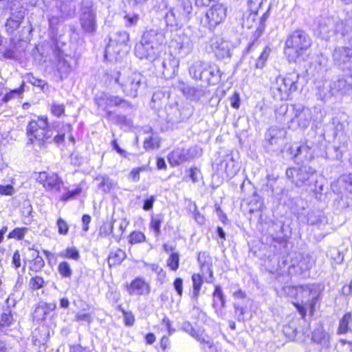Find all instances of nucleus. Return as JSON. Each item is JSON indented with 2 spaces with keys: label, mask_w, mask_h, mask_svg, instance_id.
<instances>
[{
  "label": "nucleus",
  "mask_w": 352,
  "mask_h": 352,
  "mask_svg": "<svg viewBox=\"0 0 352 352\" xmlns=\"http://www.w3.org/2000/svg\"><path fill=\"white\" fill-rule=\"evenodd\" d=\"M72 131V126L60 122H54L50 126L46 116L38 117L29 122L26 127L28 144L44 147L47 144L63 143L66 133Z\"/></svg>",
  "instance_id": "obj_1"
},
{
  "label": "nucleus",
  "mask_w": 352,
  "mask_h": 352,
  "mask_svg": "<svg viewBox=\"0 0 352 352\" xmlns=\"http://www.w3.org/2000/svg\"><path fill=\"white\" fill-rule=\"evenodd\" d=\"M276 118L286 122L292 130L298 128L305 129L310 124L312 113L307 107L292 106L289 109L287 105H282L276 111Z\"/></svg>",
  "instance_id": "obj_2"
},
{
  "label": "nucleus",
  "mask_w": 352,
  "mask_h": 352,
  "mask_svg": "<svg viewBox=\"0 0 352 352\" xmlns=\"http://www.w3.org/2000/svg\"><path fill=\"white\" fill-rule=\"evenodd\" d=\"M188 72L192 78L199 80L208 85H216L221 80L222 72L214 63L195 61L190 66Z\"/></svg>",
  "instance_id": "obj_3"
},
{
  "label": "nucleus",
  "mask_w": 352,
  "mask_h": 352,
  "mask_svg": "<svg viewBox=\"0 0 352 352\" xmlns=\"http://www.w3.org/2000/svg\"><path fill=\"white\" fill-rule=\"evenodd\" d=\"M310 36L302 30L294 31L285 41V54L291 60L303 55L311 46Z\"/></svg>",
  "instance_id": "obj_4"
},
{
  "label": "nucleus",
  "mask_w": 352,
  "mask_h": 352,
  "mask_svg": "<svg viewBox=\"0 0 352 352\" xmlns=\"http://www.w3.org/2000/svg\"><path fill=\"white\" fill-rule=\"evenodd\" d=\"M143 75L137 72H118L115 77V82L120 86L126 96L135 98L144 82Z\"/></svg>",
  "instance_id": "obj_5"
},
{
  "label": "nucleus",
  "mask_w": 352,
  "mask_h": 352,
  "mask_svg": "<svg viewBox=\"0 0 352 352\" xmlns=\"http://www.w3.org/2000/svg\"><path fill=\"white\" fill-rule=\"evenodd\" d=\"M298 78L299 75L295 72L277 77L272 86L274 97L280 100H287L297 90Z\"/></svg>",
  "instance_id": "obj_6"
},
{
  "label": "nucleus",
  "mask_w": 352,
  "mask_h": 352,
  "mask_svg": "<svg viewBox=\"0 0 352 352\" xmlns=\"http://www.w3.org/2000/svg\"><path fill=\"white\" fill-rule=\"evenodd\" d=\"M315 151L314 144L307 140L302 143L294 142L286 145L283 152L289 159L300 164L311 161L314 158Z\"/></svg>",
  "instance_id": "obj_7"
},
{
  "label": "nucleus",
  "mask_w": 352,
  "mask_h": 352,
  "mask_svg": "<svg viewBox=\"0 0 352 352\" xmlns=\"http://www.w3.org/2000/svg\"><path fill=\"white\" fill-rule=\"evenodd\" d=\"M96 12L91 0H82L80 6V23L83 31L94 34L96 30Z\"/></svg>",
  "instance_id": "obj_8"
},
{
  "label": "nucleus",
  "mask_w": 352,
  "mask_h": 352,
  "mask_svg": "<svg viewBox=\"0 0 352 352\" xmlns=\"http://www.w3.org/2000/svg\"><path fill=\"white\" fill-rule=\"evenodd\" d=\"M302 297L305 300H302L301 303H294V306L300 314L301 317L304 318L306 316L307 310L309 311L310 314H313L315 311V305L318 300V294L316 291H314L310 285H305L301 287Z\"/></svg>",
  "instance_id": "obj_9"
},
{
  "label": "nucleus",
  "mask_w": 352,
  "mask_h": 352,
  "mask_svg": "<svg viewBox=\"0 0 352 352\" xmlns=\"http://www.w3.org/2000/svg\"><path fill=\"white\" fill-rule=\"evenodd\" d=\"M170 47L173 53L180 58H186L190 54L194 48V43L188 36L176 34L170 43Z\"/></svg>",
  "instance_id": "obj_10"
},
{
  "label": "nucleus",
  "mask_w": 352,
  "mask_h": 352,
  "mask_svg": "<svg viewBox=\"0 0 352 352\" xmlns=\"http://www.w3.org/2000/svg\"><path fill=\"white\" fill-rule=\"evenodd\" d=\"M335 19L328 16L317 17L314 23L315 35L325 41L334 36Z\"/></svg>",
  "instance_id": "obj_11"
},
{
  "label": "nucleus",
  "mask_w": 352,
  "mask_h": 352,
  "mask_svg": "<svg viewBox=\"0 0 352 352\" xmlns=\"http://www.w3.org/2000/svg\"><path fill=\"white\" fill-rule=\"evenodd\" d=\"M315 172V170L309 166H302L298 168H287L286 175L296 186L300 187L303 185H309V180Z\"/></svg>",
  "instance_id": "obj_12"
},
{
  "label": "nucleus",
  "mask_w": 352,
  "mask_h": 352,
  "mask_svg": "<svg viewBox=\"0 0 352 352\" xmlns=\"http://www.w3.org/2000/svg\"><path fill=\"white\" fill-rule=\"evenodd\" d=\"M333 192L340 195L342 200L346 197L347 205H352V173L341 175L331 185Z\"/></svg>",
  "instance_id": "obj_13"
},
{
  "label": "nucleus",
  "mask_w": 352,
  "mask_h": 352,
  "mask_svg": "<svg viewBox=\"0 0 352 352\" xmlns=\"http://www.w3.org/2000/svg\"><path fill=\"white\" fill-rule=\"evenodd\" d=\"M226 16V8L222 4L212 6L201 19L202 24L209 29L215 28L220 24Z\"/></svg>",
  "instance_id": "obj_14"
},
{
  "label": "nucleus",
  "mask_w": 352,
  "mask_h": 352,
  "mask_svg": "<svg viewBox=\"0 0 352 352\" xmlns=\"http://www.w3.org/2000/svg\"><path fill=\"white\" fill-rule=\"evenodd\" d=\"M202 155V150L197 146H193L188 148H176L170 154V162L175 165H179Z\"/></svg>",
  "instance_id": "obj_15"
},
{
  "label": "nucleus",
  "mask_w": 352,
  "mask_h": 352,
  "mask_svg": "<svg viewBox=\"0 0 352 352\" xmlns=\"http://www.w3.org/2000/svg\"><path fill=\"white\" fill-rule=\"evenodd\" d=\"M94 102L98 108L106 111L107 108L114 106L130 107V103L117 96H112L107 93L102 92L94 98Z\"/></svg>",
  "instance_id": "obj_16"
},
{
  "label": "nucleus",
  "mask_w": 352,
  "mask_h": 352,
  "mask_svg": "<svg viewBox=\"0 0 352 352\" xmlns=\"http://www.w3.org/2000/svg\"><path fill=\"white\" fill-rule=\"evenodd\" d=\"M331 335L322 326L316 327L312 332L311 340L320 345V352H338L331 345Z\"/></svg>",
  "instance_id": "obj_17"
},
{
  "label": "nucleus",
  "mask_w": 352,
  "mask_h": 352,
  "mask_svg": "<svg viewBox=\"0 0 352 352\" xmlns=\"http://www.w3.org/2000/svg\"><path fill=\"white\" fill-rule=\"evenodd\" d=\"M141 38L145 43L148 42L159 50L160 47L166 43L165 32L160 28H146Z\"/></svg>",
  "instance_id": "obj_18"
},
{
  "label": "nucleus",
  "mask_w": 352,
  "mask_h": 352,
  "mask_svg": "<svg viewBox=\"0 0 352 352\" xmlns=\"http://www.w3.org/2000/svg\"><path fill=\"white\" fill-rule=\"evenodd\" d=\"M186 11L181 14L177 9L170 7L166 11L164 19L168 28L176 30L186 23Z\"/></svg>",
  "instance_id": "obj_19"
},
{
  "label": "nucleus",
  "mask_w": 352,
  "mask_h": 352,
  "mask_svg": "<svg viewBox=\"0 0 352 352\" xmlns=\"http://www.w3.org/2000/svg\"><path fill=\"white\" fill-rule=\"evenodd\" d=\"M134 53L140 59L153 60L158 56L159 50L148 42L145 43L141 38L135 45Z\"/></svg>",
  "instance_id": "obj_20"
},
{
  "label": "nucleus",
  "mask_w": 352,
  "mask_h": 352,
  "mask_svg": "<svg viewBox=\"0 0 352 352\" xmlns=\"http://www.w3.org/2000/svg\"><path fill=\"white\" fill-rule=\"evenodd\" d=\"M129 41V34L125 30H119L113 34L109 38V43L106 47L105 53L112 50L115 53H119L122 46H126Z\"/></svg>",
  "instance_id": "obj_21"
},
{
  "label": "nucleus",
  "mask_w": 352,
  "mask_h": 352,
  "mask_svg": "<svg viewBox=\"0 0 352 352\" xmlns=\"http://www.w3.org/2000/svg\"><path fill=\"white\" fill-rule=\"evenodd\" d=\"M126 289L131 296H148L151 293L150 284L142 277H136Z\"/></svg>",
  "instance_id": "obj_22"
},
{
  "label": "nucleus",
  "mask_w": 352,
  "mask_h": 352,
  "mask_svg": "<svg viewBox=\"0 0 352 352\" xmlns=\"http://www.w3.org/2000/svg\"><path fill=\"white\" fill-rule=\"evenodd\" d=\"M333 58L340 67L349 69L352 65V47H336L333 51Z\"/></svg>",
  "instance_id": "obj_23"
},
{
  "label": "nucleus",
  "mask_w": 352,
  "mask_h": 352,
  "mask_svg": "<svg viewBox=\"0 0 352 352\" xmlns=\"http://www.w3.org/2000/svg\"><path fill=\"white\" fill-rule=\"evenodd\" d=\"M219 168L225 173L227 177L232 178L237 174L240 167L232 153H228L223 157V160L219 165Z\"/></svg>",
  "instance_id": "obj_24"
},
{
  "label": "nucleus",
  "mask_w": 352,
  "mask_h": 352,
  "mask_svg": "<svg viewBox=\"0 0 352 352\" xmlns=\"http://www.w3.org/2000/svg\"><path fill=\"white\" fill-rule=\"evenodd\" d=\"M210 47L219 59H223L229 57V44L219 36H214L210 40Z\"/></svg>",
  "instance_id": "obj_25"
},
{
  "label": "nucleus",
  "mask_w": 352,
  "mask_h": 352,
  "mask_svg": "<svg viewBox=\"0 0 352 352\" xmlns=\"http://www.w3.org/2000/svg\"><path fill=\"white\" fill-rule=\"evenodd\" d=\"M54 54L57 60L56 68L60 77H67L72 71V66L67 59V56H65L63 52L58 47L54 50Z\"/></svg>",
  "instance_id": "obj_26"
},
{
  "label": "nucleus",
  "mask_w": 352,
  "mask_h": 352,
  "mask_svg": "<svg viewBox=\"0 0 352 352\" xmlns=\"http://www.w3.org/2000/svg\"><path fill=\"white\" fill-rule=\"evenodd\" d=\"M179 89L186 98L192 101H199L206 94V90L202 87H192L184 83L182 84Z\"/></svg>",
  "instance_id": "obj_27"
},
{
  "label": "nucleus",
  "mask_w": 352,
  "mask_h": 352,
  "mask_svg": "<svg viewBox=\"0 0 352 352\" xmlns=\"http://www.w3.org/2000/svg\"><path fill=\"white\" fill-rule=\"evenodd\" d=\"M179 60L169 54L162 62V74L166 78H172L177 71Z\"/></svg>",
  "instance_id": "obj_28"
},
{
  "label": "nucleus",
  "mask_w": 352,
  "mask_h": 352,
  "mask_svg": "<svg viewBox=\"0 0 352 352\" xmlns=\"http://www.w3.org/2000/svg\"><path fill=\"white\" fill-rule=\"evenodd\" d=\"M351 87V82H349L346 76H339L331 80L329 84V89L331 95L338 93L343 94Z\"/></svg>",
  "instance_id": "obj_29"
},
{
  "label": "nucleus",
  "mask_w": 352,
  "mask_h": 352,
  "mask_svg": "<svg viewBox=\"0 0 352 352\" xmlns=\"http://www.w3.org/2000/svg\"><path fill=\"white\" fill-rule=\"evenodd\" d=\"M285 132L277 127H270L265 135V140L271 146H279Z\"/></svg>",
  "instance_id": "obj_30"
},
{
  "label": "nucleus",
  "mask_w": 352,
  "mask_h": 352,
  "mask_svg": "<svg viewBox=\"0 0 352 352\" xmlns=\"http://www.w3.org/2000/svg\"><path fill=\"white\" fill-rule=\"evenodd\" d=\"M334 36L344 38L352 32V18L351 19L340 21L335 19Z\"/></svg>",
  "instance_id": "obj_31"
},
{
  "label": "nucleus",
  "mask_w": 352,
  "mask_h": 352,
  "mask_svg": "<svg viewBox=\"0 0 352 352\" xmlns=\"http://www.w3.org/2000/svg\"><path fill=\"white\" fill-rule=\"evenodd\" d=\"M226 297L220 285H215L212 294V307L216 313L219 314L226 307Z\"/></svg>",
  "instance_id": "obj_32"
},
{
  "label": "nucleus",
  "mask_w": 352,
  "mask_h": 352,
  "mask_svg": "<svg viewBox=\"0 0 352 352\" xmlns=\"http://www.w3.org/2000/svg\"><path fill=\"white\" fill-rule=\"evenodd\" d=\"M181 329L190 335L192 338L201 343H209L203 333L200 330L195 329L188 321H184L181 324Z\"/></svg>",
  "instance_id": "obj_33"
},
{
  "label": "nucleus",
  "mask_w": 352,
  "mask_h": 352,
  "mask_svg": "<svg viewBox=\"0 0 352 352\" xmlns=\"http://www.w3.org/2000/svg\"><path fill=\"white\" fill-rule=\"evenodd\" d=\"M64 184L61 178L56 174L52 173L47 177V181L43 187L47 190H54L57 192H60Z\"/></svg>",
  "instance_id": "obj_34"
},
{
  "label": "nucleus",
  "mask_w": 352,
  "mask_h": 352,
  "mask_svg": "<svg viewBox=\"0 0 352 352\" xmlns=\"http://www.w3.org/2000/svg\"><path fill=\"white\" fill-rule=\"evenodd\" d=\"M173 8L174 9H177L181 14L186 10V23L191 19L193 8L190 0H177Z\"/></svg>",
  "instance_id": "obj_35"
},
{
  "label": "nucleus",
  "mask_w": 352,
  "mask_h": 352,
  "mask_svg": "<svg viewBox=\"0 0 352 352\" xmlns=\"http://www.w3.org/2000/svg\"><path fill=\"white\" fill-rule=\"evenodd\" d=\"M31 250L34 251L32 254L33 259L30 262L29 270L30 271L37 273L41 272L44 267L45 261L43 258L39 256V252L37 250H34V248Z\"/></svg>",
  "instance_id": "obj_36"
},
{
  "label": "nucleus",
  "mask_w": 352,
  "mask_h": 352,
  "mask_svg": "<svg viewBox=\"0 0 352 352\" xmlns=\"http://www.w3.org/2000/svg\"><path fill=\"white\" fill-rule=\"evenodd\" d=\"M283 332L288 339L291 340H299L300 339V332L297 329L296 321H292L283 328Z\"/></svg>",
  "instance_id": "obj_37"
},
{
  "label": "nucleus",
  "mask_w": 352,
  "mask_h": 352,
  "mask_svg": "<svg viewBox=\"0 0 352 352\" xmlns=\"http://www.w3.org/2000/svg\"><path fill=\"white\" fill-rule=\"evenodd\" d=\"M351 320V313H346L339 321V326L337 330V333L341 335L346 334V333H348L349 331Z\"/></svg>",
  "instance_id": "obj_38"
},
{
  "label": "nucleus",
  "mask_w": 352,
  "mask_h": 352,
  "mask_svg": "<svg viewBox=\"0 0 352 352\" xmlns=\"http://www.w3.org/2000/svg\"><path fill=\"white\" fill-rule=\"evenodd\" d=\"M96 179L99 181L98 188L104 192H109L115 188L116 184L107 175H98Z\"/></svg>",
  "instance_id": "obj_39"
},
{
  "label": "nucleus",
  "mask_w": 352,
  "mask_h": 352,
  "mask_svg": "<svg viewBox=\"0 0 352 352\" xmlns=\"http://www.w3.org/2000/svg\"><path fill=\"white\" fill-rule=\"evenodd\" d=\"M126 258V253L124 251L117 249L115 251L110 252L108 257V263L110 267L115 266L121 263V262Z\"/></svg>",
  "instance_id": "obj_40"
},
{
  "label": "nucleus",
  "mask_w": 352,
  "mask_h": 352,
  "mask_svg": "<svg viewBox=\"0 0 352 352\" xmlns=\"http://www.w3.org/2000/svg\"><path fill=\"white\" fill-rule=\"evenodd\" d=\"M23 87L24 83L23 82L19 88L10 90L8 93L2 96L1 94H0V104L2 103H6L14 98H21L24 91Z\"/></svg>",
  "instance_id": "obj_41"
},
{
  "label": "nucleus",
  "mask_w": 352,
  "mask_h": 352,
  "mask_svg": "<svg viewBox=\"0 0 352 352\" xmlns=\"http://www.w3.org/2000/svg\"><path fill=\"white\" fill-rule=\"evenodd\" d=\"M167 120L172 124L179 123L184 120L181 111L177 107H170L167 113Z\"/></svg>",
  "instance_id": "obj_42"
},
{
  "label": "nucleus",
  "mask_w": 352,
  "mask_h": 352,
  "mask_svg": "<svg viewBox=\"0 0 352 352\" xmlns=\"http://www.w3.org/2000/svg\"><path fill=\"white\" fill-rule=\"evenodd\" d=\"M163 220L164 217L162 214H157L151 217L149 228L153 230L156 238H158L161 234L160 228Z\"/></svg>",
  "instance_id": "obj_43"
},
{
  "label": "nucleus",
  "mask_w": 352,
  "mask_h": 352,
  "mask_svg": "<svg viewBox=\"0 0 352 352\" xmlns=\"http://www.w3.org/2000/svg\"><path fill=\"white\" fill-rule=\"evenodd\" d=\"M13 322V316L12 311L9 307L3 310L1 315L0 319V329L3 327H9Z\"/></svg>",
  "instance_id": "obj_44"
},
{
  "label": "nucleus",
  "mask_w": 352,
  "mask_h": 352,
  "mask_svg": "<svg viewBox=\"0 0 352 352\" xmlns=\"http://www.w3.org/2000/svg\"><path fill=\"white\" fill-rule=\"evenodd\" d=\"M57 270L63 278H70L72 275V269L67 261L60 262L58 265Z\"/></svg>",
  "instance_id": "obj_45"
},
{
  "label": "nucleus",
  "mask_w": 352,
  "mask_h": 352,
  "mask_svg": "<svg viewBox=\"0 0 352 352\" xmlns=\"http://www.w3.org/2000/svg\"><path fill=\"white\" fill-rule=\"evenodd\" d=\"M45 281L44 280L43 278L37 275L32 276L28 283V287L30 289L34 291L42 289L45 287Z\"/></svg>",
  "instance_id": "obj_46"
},
{
  "label": "nucleus",
  "mask_w": 352,
  "mask_h": 352,
  "mask_svg": "<svg viewBox=\"0 0 352 352\" xmlns=\"http://www.w3.org/2000/svg\"><path fill=\"white\" fill-rule=\"evenodd\" d=\"M264 0H248V6L250 13V16L252 17V21L256 19V14L258 9L261 8Z\"/></svg>",
  "instance_id": "obj_47"
},
{
  "label": "nucleus",
  "mask_w": 352,
  "mask_h": 352,
  "mask_svg": "<svg viewBox=\"0 0 352 352\" xmlns=\"http://www.w3.org/2000/svg\"><path fill=\"white\" fill-rule=\"evenodd\" d=\"M59 256L62 258L73 259L74 261H78L80 258L79 252L74 247L68 248L60 252Z\"/></svg>",
  "instance_id": "obj_48"
},
{
  "label": "nucleus",
  "mask_w": 352,
  "mask_h": 352,
  "mask_svg": "<svg viewBox=\"0 0 352 352\" xmlns=\"http://www.w3.org/2000/svg\"><path fill=\"white\" fill-rule=\"evenodd\" d=\"M56 308V305L54 303H43L39 305L35 310L36 314H42V318L44 319L45 316L52 311Z\"/></svg>",
  "instance_id": "obj_49"
},
{
  "label": "nucleus",
  "mask_w": 352,
  "mask_h": 352,
  "mask_svg": "<svg viewBox=\"0 0 352 352\" xmlns=\"http://www.w3.org/2000/svg\"><path fill=\"white\" fill-rule=\"evenodd\" d=\"M269 17L268 11L265 12L260 19L259 24L254 32V40H256L263 32L265 28V21Z\"/></svg>",
  "instance_id": "obj_50"
},
{
  "label": "nucleus",
  "mask_w": 352,
  "mask_h": 352,
  "mask_svg": "<svg viewBox=\"0 0 352 352\" xmlns=\"http://www.w3.org/2000/svg\"><path fill=\"white\" fill-rule=\"evenodd\" d=\"M26 14V10L21 6L17 8L16 10H11L10 16L8 19L19 21V23H22L25 16Z\"/></svg>",
  "instance_id": "obj_51"
},
{
  "label": "nucleus",
  "mask_w": 352,
  "mask_h": 352,
  "mask_svg": "<svg viewBox=\"0 0 352 352\" xmlns=\"http://www.w3.org/2000/svg\"><path fill=\"white\" fill-rule=\"evenodd\" d=\"M179 255L177 252H173L167 259V265L173 271H176L179 267Z\"/></svg>",
  "instance_id": "obj_52"
},
{
  "label": "nucleus",
  "mask_w": 352,
  "mask_h": 352,
  "mask_svg": "<svg viewBox=\"0 0 352 352\" xmlns=\"http://www.w3.org/2000/svg\"><path fill=\"white\" fill-rule=\"evenodd\" d=\"M270 48L268 47H265L261 54H260L259 57L258 58L256 63V67L261 69L265 66V63L267 60L270 53Z\"/></svg>",
  "instance_id": "obj_53"
},
{
  "label": "nucleus",
  "mask_w": 352,
  "mask_h": 352,
  "mask_svg": "<svg viewBox=\"0 0 352 352\" xmlns=\"http://www.w3.org/2000/svg\"><path fill=\"white\" fill-rule=\"evenodd\" d=\"M124 19L126 27H133L138 24L140 16L138 14H126L124 15Z\"/></svg>",
  "instance_id": "obj_54"
},
{
  "label": "nucleus",
  "mask_w": 352,
  "mask_h": 352,
  "mask_svg": "<svg viewBox=\"0 0 352 352\" xmlns=\"http://www.w3.org/2000/svg\"><path fill=\"white\" fill-rule=\"evenodd\" d=\"M197 261L201 265V271L204 273L206 269V265L212 266L210 258L206 255V252H199L198 254Z\"/></svg>",
  "instance_id": "obj_55"
},
{
  "label": "nucleus",
  "mask_w": 352,
  "mask_h": 352,
  "mask_svg": "<svg viewBox=\"0 0 352 352\" xmlns=\"http://www.w3.org/2000/svg\"><path fill=\"white\" fill-rule=\"evenodd\" d=\"M10 184H0V195H12L15 193L13 184H15L14 179L10 180Z\"/></svg>",
  "instance_id": "obj_56"
},
{
  "label": "nucleus",
  "mask_w": 352,
  "mask_h": 352,
  "mask_svg": "<svg viewBox=\"0 0 352 352\" xmlns=\"http://www.w3.org/2000/svg\"><path fill=\"white\" fill-rule=\"evenodd\" d=\"M145 235L142 232L134 231L129 235V242L131 244H136L144 241Z\"/></svg>",
  "instance_id": "obj_57"
},
{
  "label": "nucleus",
  "mask_w": 352,
  "mask_h": 352,
  "mask_svg": "<svg viewBox=\"0 0 352 352\" xmlns=\"http://www.w3.org/2000/svg\"><path fill=\"white\" fill-rule=\"evenodd\" d=\"M19 21L8 19L6 23V31L9 34H13L21 25Z\"/></svg>",
  "instance_id": "obj_58"
},
{
  "label": "nucleus",
  "mask_w": 352,
  "mask_h": 352,
  "mask_svg": "<svg viewBox=\"0 0 352 352\" xmlns=\"http://www.w3.org/2000/svg\"><path fill=\"white\" fill-rule=\"evenodd\" d=\"M82 192V188L78 186L75 190H69L63 194L60 198V200L67 201L74 198L76 195H78Z\"/></svg>",
  "instance_id": "obj_59"
},
{
  "label": "nucleus",
  "mask_w": 352,
  "mask_h": 352,
  "mask_svg": "<svg viewBox=\"0 0 352 352\" xmlns=\"http://www.w3.org/2000/svg\"><path fill=\"white\" fill-rule=\"evenodd\" d=\"M28 229L26 228H16L8 234V238H14L19 240L23 239Z\"/></svg>",
  "instance_id": "obj_60"
},
{
  "label": "nucleus",
  "mask_w": 352,
  "mask_h": 352,
  "mask_svg": "<svg viewBox=\"0 0 352 352\" xmlns=\"http://www.w3.org/2000/svg\"><path fill=\"white\" fill-rule=\"evenodd\" d=\"M327 155H329L328 157L329 159L340 160L342 157V151L339 146H333L332 148L329 149Z\"/></svg>",
  "instance_id": "obj_61"
},
{
  "label": "nucleus",
  "mask_w": 352,
  "mask_h": 352,
  "mask_svg": "<svg viewBox=\"0 0 352 352\" xmlns=\"http://www.w3.org/2000/svg\"><path fill=\"white\" fill-rule=\"evenodd\" d=\"M51 112L56 117H60L65 113V105L57 102H52Z\"/></svg>",
  "instance_id": "obj_62"
},
{
  "label": "nucleus",
  "mask_w": 352,
  "mask_h": 352,
  "mask_svg": "<svg viewBox=\"0 0 352 352\" xmlns=\"http://www.w3.org/2000/svg\"><path fill=\"white\" fill-rule=\"evenodd\" d=\"M322 217L318 212L312 211L307 214V222L311 225H316L322 222Z\"/></svg>",
  "instance_id": "obj_63"
},
{
  "label": "nucleus",
  "mask_w": 352,
  "mask_h": 352,
  "mask_svg": "<svg viewBox=\"0 0 352 352\" xmlns=\"http://www.w3.org/2000/svg\"><path fill=\"white\" fill-rule=\"evenodd\" d=\"M145 166H141L133 168L129 173V178L133 182H138L140 180V174L145 170Z\"/></svg>",
  "instance_id": "obj_64"
}]
</instances>
